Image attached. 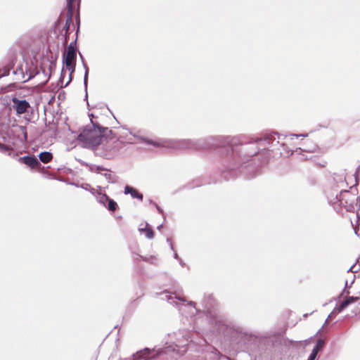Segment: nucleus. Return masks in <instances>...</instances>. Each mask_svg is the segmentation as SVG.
<instances>
[{
    "label": "nucleus",
    "instance_id": "obj_1",
    "mask_svg": "<svg viewBox=\"0 0 360 360\" xmlns=\"http://www.w3.org/2000/svg\"><path fill=\"white\" fill-rule=\"evenodd\" d=\"M283 135L274 132L265 136L256 143H239L236 137L209 136L200 139H181L172 141L171 146L176 149L201 150L210 148L226 147V160L229 163L228 169L233 170L249 161L255 155L259 148L257 145L266 147H274L279 144V140Z\"/></svg>",
    "mask_w": 360,
    "mask_h": 360
},
{
    "label": "nucleus",
    "instance_id": "obj_2",
    "mask_svg": "<svg viewBox=\"0 0 360 360\" xmlns=\"http://www.w3.org/2000/svg\"><path fill=\"white\" fill-rule=\"evenodd\" d=\"M94 129L91 127H85L78 135L77 139L83 142L86 146L95 147L102 143V139L105 131H112L107 127H101L98 123L91 120Z\"/></svg>",
    "mask_w": 360,
    "mask_h": 360
},
{
    "label": "nucleus",
    "instance_id": "obj_3",
    "mask_svg": "<svg viewBox=\"0 0 360 360\" xmlns=\"http://www.w3.org/2000/svg\"><path fill=\"white\" fill-rule=\"evenodd\" d=\"M327 198L330 204L344 207L348 212L354 210V204L358 201V197L347 190L328 191Z\"/></svg>",
    "mask_w": 360,
    "mask_h": 360
},
{
    "label": "nucleus",
    "instance_id": "obj_4",
    "mask_svg": "<svg viewBox=\"0 0 360 360\" xmlns=\"http://www.w3.org/2000/svg\"><path fill=\"white\" fill-rule=\"evenodd\" d=\"M76 58H77V53L72 52V51H67L63 54V63H65L66 68L70 71V79H69V82L65 84V86H67L68 84L70 82L71 75L75 70Z\"/></svg>",
    "mask_w": 360,
    "mask_h": 360
},
{
    "label": "nucleus",
    "instance_id": "obj_5",
    "mask_svg": "<svg viewBox=\"0 0 360 360\" xmlns=\"http://www.w3.org/2000/svg\"><path fill=\"white\" fill-rule=\"evenodd\" d=\"M12 102L14 104L13 107L15 110L16 114L22 115L27 112L30 108L29 102L26 100H20L16 97L12 98Z\"/></svg>",
    "mask_w": 360,
    "mask_h": 360
},
{
    "label": "nucleus",
    "instance_id": "obj_6",
    "mask_svg": "<svg viewBox=\"0 0 360 360\" xmlns=\"http://www.w3.org/2000/svg\"><path fill=\"white\" fill-rule=\"evenodd\" d=\"M18 161L21 163L25 164L31 168H37L41 166L39 161L34 156H24L18 159Z\"/></svg>",
    "mask_w": 360,
    "mask_h": 360
},
{
    "label": "nucleus",
    "instance_id": "obj_7",
    "mask_svg": "<svg viewBox=\"0 0 360 360\" xmlns=\"http://www.w3.org/2000/svg\"><path fill=\"white\" fill-rule=\"evenodd\" d=\"M118 149L116 146L113 144H108L105 146L103 156L107 160H111L117 154Z\"/></svg>",
    "mask_w": 360,
    "mask_h": 360
},
{
    "label": "nucleus",
    "instance_id": "obj_8",
    "mask_svg": "<svg viewBox=\"0 0 360 360\" xmlns=\"http://www.w3.org/2000/svg\"><path fill=\"white\" fill-rule=\"evenodd\" d=\"M153 352H151L149 349H146L137 352L135 359L136 360H148L154 356Z\"/></svg>",
    "mask_w": 360,
    "mask_h": 360
},
{
    "label": "nucleus",
    "instance_id": "obj_9",
    "mask_svg": "<svg viewBox=\"0 0 360 360\" xmlns=\"http://www.w3.org/2000/svg\"><path fill=\"white\" fill-rule=\"evenodd\" d=\"M124 194H130L133 198H137L141 201L143 200V194L130 186L124 187Z\"/></svg>",
    "mask_w": 360,
    "mask_h": 360
},
{
    "label": "nucleus",
    "instance_id": "obj_10",
    "mask_svg": "<svg viewBox=\"0 0 360 360\" xmlns=\"http://www.w3.org/2000/svg\"><path fill=\"white\" fill-rule=\"evenodd\" d=\"M74 1L75 0H68V7L69 17L67 19L66 23L65 25V33L66 34L68 33V32L69 30L70 24V22L72 21V9H73L72 2Z\"/></svg>",
    "mask_w": 360,
    "mask_h": 360
},
{
    "label": "nucleus",
    "instance_id": "obj_11",
    "mask_svg": "<svg viewBox=\"0 0 360 360\" xmlns=\"http://www.w3.org/2000/svg\"><path fill=\"white\" fill-rule=\"evenodd\" d=\"M79 56L82 60L83 67L85 70L84 77V86L85 91H86L85 97L86 98H87V81H88V75H89V68L84 61L83 56L81 53H79Z\"/></svg>",
    "mask_w": 360,
    "mask_h": 360
},
{
    "label": "nucleus",
    "instance_id": "obj_12",
    "mask_svg": "<svg viewBox=\"0 0 360 360\" xmlns=\"http://www.w3.org/2000/svg\"><path fill=\"white\" fill-rule=\"evenodd\" d=\"M323 341L321 340H319L317 343H316V347L313 349L309 357L308 358V360H314L316 355H317V353L323 347Z\"/></svg>",
    "mask_w": 360,
    "mask_h": 360
},
{
    "label": "nucleus",
    "instance_id": "obj_13",
    "mask_svg": "<svg viewBox=\"0 0 360 360\" xmlns=\"http://www.w3.org/2000/svg\"><path fill=\"white\" fill-rule=\"evenodd\" d=\"M39 158L41 162L46 164V163L49 162L52 160L53 155L50 152L44 151V152H41L39 153Z\"/></svg>",
    "mask_w": 360,
    "mask_h": 360
},
{
    "label": "nucleus",
    "instance_id": "obj_14",
    "mask_svg": "<svg viewBox=\"0 0 360 360\" xmlns=\"http://www.w3.org/2000/svg\"><path fill=\"white\" fill-rule=\"evenodd\" d=\"M359 299V297H349L346 300H345L344 302H342L340 306L338 307V311L340 312L342 310H343L345 308H346L349 304H350L351 303H353L355 301H356L357 300Z\"/></svg>",
    "mask_w": 360,
    "mask_h": 360
},
{
    "label": "nucleus",
    "instance_id": "obj_15",
    "mask_svg": "<svg viewBox=\"0 0 360 360\" xmlns=\"http://www.w3.org/2000/svg\"><path fill=\"white\" fill-rule=\"evenodd\" d=\"M139 231L141 233H144L145 236L147 238H148V239H150V238H153V235H154L153 231V229L151 228L148 227V224H146L144 228H139Z\"/></svg>",
    "mask_w": 360,
    "mask_h": 360
},
{
    "label": "nucleus",
    "instance_id": "obj_16",
    "mask_svg": "<svg viewBox=\"0 0 360 360\" xmlns=\"http://www.w3.org/2000/svg\"><path fill=\"white\" fill-rule=\"evenodd\" d=\"M85 165L89 167V169L91 172L101 173L103 171H107L108 169L104 168L103 166L96 165L92 164L85 163Z\"/></svg>",
    "mask_w": 360,
    "mask_h": 360
},
{
    "label": "nucleus",
    "instance_id": "obj_17",
    "mask_svg": "<svg viewBox=\"0 0 360 360\" xmlns=\"http://www.w3.org/2000/svg\"><path fill=\"white\" fill-rule=\"evenodd\" d=\"M134 136L135 137H137L139 138L142 142L143 143H148V144H150L155 147H160L162 146V144L158 142V141H153V140H150V139H146L144 137H142V136H138L135 134H134Z\"/></svg>",
    "mask_w": 360,
    "mask_h": 360
},
{
    "label": "nucleus",
    "instance_id": "obj_18",
    "mask_svg": "<svg viewBox=\"0 0 360 360\" xmlns=\"http://www.w3.org/2000/svg\"><path fill=\"white\" fill-rule=\"evenodd\" d=\"M109 197L106 194L98 193V195H96L97 201L103 206H106V203Z\"/></svg>",
    "mask_w": 360,
    "mask_h": 360
},
{
    "label": "nucleus",
    "instance_id": "obj_19",
    "mask_svg": "<svg viewBox=\"0 0 360 360\" xmlns=\"http://www.w3.org/2000/svg\"><path fill=\"white\" fill-rule=\"evenodd\" d=\"M105 207L108 208V210L114 212L117 210V204L114 200L109 198L108 200L107 201L106 206Z\"/></svg>",
    "mask_w": 360,
    "mask_h": 360
},
{
    "label": "nucleus",
    "instance_id": "obj_20",
    "mask_svg": "<svg viewBox=\"0 0 360 360\" xmlns=\"http://www.w3.org/2000/svg\"><path fill=\"white\" fill-rule=\"evenodd\" d=\"M104 176L108 181V183H116L117 181V177L115 175H112L110 174H104Z\"/></svg>",
    "mask_w": 360,
    "mask_h": 360
},
{
    "label": "nucleus",
    "instance_id": "obj_21",
    "mask_svg": "<svg viewBox=\"0 0 360 360\" xmlns=\"http://www.w3.org/2000/svg\"><path fill=\"white\" fill-rule=\"evenodd\" d=\"M10 149L11 148H10L9 146H6V145H5L4 143H0V152L1 153H6V152L9 151Z\"/></svg>",
    "mask_w": 360,
    "mask_h": 360
},
{
    "label": "nucleus",
    "instance_id": "obj_22",
    "mask_svg": "<svg viewBox=\"0 0 360 360\" xmlns=\"http://www.w3.org/2000/svg\"><path fill=\"white\" fill-rule=\"evenodd\" d=\"M10 149L11 148H10L9 146H6V145H5L4 143H0V152L1 153H6V152L9 151Z\"/></svg>",
    "mask_w": 360,
    "mask_h": 360
},
{
    "label": "nucleus",
    "instance_id": "obj_23",
    "mask_svg": "<svg viewBox=\"0 0 360 360\" xmlns=\"http://www.w3.org/2000/svg\"><path fill=\"white\" fill-rule=\"evenodd\" d=\"M75 41H72V42H71V43L69 44V46H68V50H67V51H72V52L76 53V49H75V45H74V44H75Z\"/></svg>",
    "mask_w": 360,
    "mask_h": 360
},
{
    "label": "nucleus",
    "instance_id": "obj_24",
    "mask_svg": "<svg viewBox=\"0 0 360 360\" xmlns=\"http://www.w3.org/2000/svg\"><path fill=\"white\" fill-rule=\"evenodd\" d=\"M290 136H292L291 139H292L293 137H296V138L301 137V136L302 137H307V134H290Z\"/></svg>",
    "mask_w": 360,
    "mask_h": 360
},
{
    "label": "nucleus",
    "instance_id": "obj_25",
    "mask_svg": "<svg viewBox=\"0 0 360 360\" xmlns=\"http://www.w3.org/2000/svg\"><path fill=\"white\" fill-rule=\"evenodd\" d=\"M82 188L85 189V190L89 191V188H91V186L89 184H82Z\"/></svg>",
    "mask_w": 360,
    "mask_h": 360
},
{
    "label": "nucleus",
    "instance_id": "obj_26",
    "mask_svg": "<svg viewBox=\"0 0 360 360\" xmlns=\"http://www.w3.org/2000/svg\"><path fill=\"white\" fill-rule=\"evenodd\" d=\"M155 207H156L157 210L158 211V212L163 214L162 209L157 204H155Z\"/></svg>",
    "mask_w": 360,
    "mask_h": 360
},
{
    "label": "nucleus",
    "instance_id": "obj_27",
    "mask_svg": "<svg viewBox=\"0 0 360 360\" xmlns=\"http://www.w3.org/2000/svg\"><path fill=\"white\" fill-rule=\"evenodd\" d=\"M351 223H352V225L354 228V232L356 234H358L357 233V230H358V228H357V226L356 225H354V223H353V220L351 219Z\"/></svg>",
    "mask_w": 360,
    "mask_h": 360
},
{
    "label": "nucleus",
    "instance_id": "obj_28",
    "mask_svg": "<svg viewBox=\"0 0 360 360\" xmlns=\"http://www.w3.org/2000/svg\"><path fill=\"white\" fill-rule=\"evenodd\" d=\"M89 191H90L92 194L96 195V196L98 195V192H97V191H96V189H95V188H89Z\"/></svg>",
    "mask_w": 360,
    "mask_h": 360
},
{
    "label": "nucleus",
    "instance_id": "obj_29",
    "mask_svg": "<svg viewBox=\"0 0 360 360\" xmlns=\"http://www.w3.org/2000/svg\"><path fill=\"white\" fill-rule=\"evenodd\" d=\"M355 218H356V223L359 221V219H360V217L358 214H355Z\"/></svg>",
    "mask_w": 360,
    "mask_h": 360
},
{
    "label": "nucleus",
    "instance_id": "obj_30",
    "mask_svg": "<svg viewBox=\"0 0 360 360\" xmlns=\"http://www.w3.org/2000/svg\"><path fill=\"white\" fill-rule=\"evenodd\" d=\"M302 151V148H298L296 149L295 152L297 153H301Z\"/></svg>",
    "mask_w": 360,
    "mask_h": 360
},
{
    "label": "nucleus",
    "instance_id": "obj_31",
    "mask_svg": "<svg viewBox=\"0 0 360 360\" xmlns=\"http://www.w3.org/2000/svg\"><path fill=\"white\" fill-rule=\"evenodd\" d=\"M89 117H90V120L91 121L92 120V117H94V115L93 114H90Z\"/></svg>",
    "mask_w": 360,
    "mask_h": 360
},
{
    "label": "nucleus",
    "instance_id": "obj_32",
    "mask_svg": "<svg viewBox=\"0 0 360 360\" xmlns=\"http://www.w3.org/2000/svg\"><path fill=\"white\" fill-rule=\"evenodd\" d=\"M281 146H282L283 148H285V143H282V144H281Z\"/></svg>",
    "mask_w": 360,
    "mask_h": 360
},
{
    "label": "nucleus",
    "instance_id": "obj_33",
    "mask_svg": "<svg viewBox=\"0 0 360 360\" xmlns=\"http://www.w3.org/2000/svg\"><path fill=\"white\" fill-rule=\"evenodd\" d=\"M167 242L169 243V245L172 246V245L169 239H167Z\"/></svg>",
    "mask_w": 360,
    "mask_h": 360
},
{
    "label": "nucleus",
    "instance_id": "obj_34",
    "mask_svg": "<svg viewBox=\"0 0 360 360\" xmlns=\"http://www.w3.org/2000/svg\"><path fill=\"white\" fill-rule=\"evenodd\" d=\"M32 77H33L32 75H30L29 77H28V79H31Z\"/></svg>",
    "mask_w": 360,
    "mask_h": 360
},
{
    "label": "nucleus",
    "instance_id": "obj_35",
    "mask_svg": "<svg viewBox=\"0 0 360 360\" xmlns=\"http://www.w3.org/2000/svg\"><path fill=\"white\" fill-rule=\"evenodd\" d=\"M162 225L158 226V229H160V227H162Z\"/></svg>",
    "mask_w": 360,
    "mask_h": 360
}]
</instances>
